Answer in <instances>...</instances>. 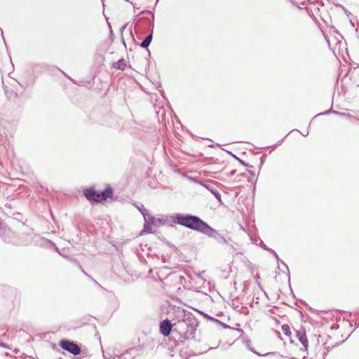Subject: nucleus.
<instances>
[{"mask_svg": "<svg viewBox=\"0 0 359 359\" xmlns=\"http://www.w3.org/2000/svg\"><path fill=\"white\" fill-rule=\"evenodd\" d=\"M328 112H329V111H325L324 114H327Z\"/></svg>", "mask_w": 359, "mask_h": 359, "instance_id": "17", "label": "nucleus"}, {"mask_svg": "<svg viewBox=\"0 0 359 359\" xmlns=\"http://www.w3.org/2000/svg\"><path fill=\"white\" fill-rule=\"evenodd\" d=\"M152 40V34H149L145 39L141 43L142 48H147Z\"/></svg>", "mask_w": 359, "mask_h": 359, "instance_id": "8", "label": "nucleus"}, {"mask_svg": "<svg viewBox=\"0 0 359 359\" xmlns=\"http://www.w3.org/2000/svg\"><path fill=\"white\" fill-rule=\"evenodd\" d=\"M113 359H121V358L118 355L114 356Z\"/></svg>", "mask_w": 359, "mask_h": 359, "instance_id": "15", "label": "nucleus"}, {"mask_svg": "<svg viewBox=\"0 0 359 359\" xmlns=\"http://www.w3.org/2000/svg\"><path fill=\"white\" fill-rule=\"evenodd\" d=\"M137 208L140 210V212L142 213V215L144 217V222H147V210L144 208L143 205H137Z\"/></svg>", "mask_w": 359, "mask_h": 359, "instance_id": "9", "label": "nucleus"}, {"mask_svg": "<svg viewBox=\"0 0 359 359\" xmlns=\"http://www.w3.org/2000/svg\"><path fill=\"white\" fill-rule=\"evenodd\" d=\"M173 222L189 229L198 231L210 237L215 238L218 235V233L215 229L196 216L177 214L173 217Z\"/></svg>", "mask_w": 359, "mask_h": 359, "instance_id": "1", "label": "nucleus"}, {"mask_svg": "<svg viewBox=\"0 0 359 359\" xmlns=\"http://www.w3.org/2000/svg\"><path fill=\"white\" fill-rule=\"evenodd\" d=\"M112 194V190L110 188L105 189L102 192L96 191L94 201L101 202L105 201L107 198L110 197Z\"/></svg>", "mask_w": 359, "mask_h": 359, "instance_id": "4", "label": "nucleus"}, {"mask_svg": "<svg viewBox=\"0 0 359 359\" xmlns=\"http://www.w3.org/2000/svg\"><path fill=\"white\" fill-rule=\"evenodd\" d=\"M333 112L334 114H340V115L344 116L351 117V116L349 114H346L345 113H339V112H337V111H333Z\"/></svg>", "mask_w": 359, "mask_h": 359, "instance_id": "13", "label": "nucleus"}, {"mask_svg": "<svg viewBox=\"0 0 359 359\" xmlns=\"http://www.w3.org/2000/svg\"><path fill=\"white\" fill-rule=\"evenodd\" d=\"M60 346L65 351L76 355L81 353V348L74 341L63 339L60 342Z\"/></svg>", "mask_w": 359, "mask_h": 359, "instance_id": "2", "label": "nucleus"}, {"mask_svg": "<svg viewBox=\"0 0 359 359\" xmlns=\"http://www.w3.org/2000/svg\"><path fill=\"white\" fill-rule=\"evenodd\" d=\"M142 13H149V14H151V15H152V18H154V13H153L151 11H142Z\"/></svg>", "mask_w": 359, "mask_h": 359, "instance_id": "14", "label": "nucleus"}, {"mask_svg": "<svg viewBox=\"0 0 359 359\" xmlns=\"http://www.w3.org/2000/svg\"><path fill=\"white\" fill-rule=\"evenodd\" d=\"M147 222H149L153 225H160L164 223L162 219L156 218L150 215H147Z\"/></svg>", "mask_w": 359, "mask_h": 359, "instance_id": "5", "label": "nucleus"}, {"mask_svg": "<svg viewBox=\"0 0 359 359\" xmlns=\"http://www.w3.org/2000/svg\"><path fill=\"white\" fill-rule=\"evenodd\" d=\"M151 223L145 222L144 229L142 230V233H144V232H145V233H151L152 228L151 226Z\"/></svg>", "mask_w": 359, "mask_h": 359, "instance_id": "11", "label": "nucleus"}, {"mask_svg": "<svg viewBox=\"0 0 359 359\" xmlns=\"http://www.w3.org/2000/svg\"><path fill=\"white\" fill-rule=\"evenodd\" d=\"M309 135V132L306 133V135H304V136H307Z\"/></svg>", "mask_w": 359, "mask_h": 359, "instance_id": "16", "label": "nucleus"}, {"mask_svg": "<svg viewBox=\"0 0 359 359\" xmlns=\"http://www.w3.org/2000/svg\"><path fill=\"white\" fill-rule=\"evenodd\" d=\"M83 194L87 199L90 201H94V199L95 198V196L96 194V191L92 189H88L84 190Z\"/></svg>", "mask_w": 359, "mask_h": 359, "instance_id": "6", "label": "nucleus"}, {"mask_svg": "<svg viewBox=\"0 0 359 359\" xmlns=\"http://www.w3.org/2000/svg\"><path fill=\"white\" fill-rule=\"evenodd\" d=\"M172 327L169 320H164L160 324V332L164 337H168L170 334Z\"/></svg>", "mask_w": 359, "mask_h": 359, "instance_id": "3", "label": "nucleus"}, {"mask_svg": "<svg viewBox=\"0 0 359 359\" xmlns=\"http://www.w3.org/2000/svg\"><path fill=\"white\" fill-rule=\"evenodd\" d=\"M298 339L299 341L302 343V344L304 346L305 348H307L308 346V341L306 337L305 333L298 332L297 334Z\"/></svg>", "mask_w": 359, "mask_h": 359, "instance_id": "7", "label": "nucleus"}, {"mask_svg": "<svg viewBox=\"0 0 359 359\" xmlns=\"http://www.w3.org/2000/svg\"><path fill=\"white\" fill-rule=\"evenodd\" d=\"M282 330L284 331L286 335H289L290 332V327L287 325H283L282 326Z\"/></svg>", "mask_w": 359, "mask_h": 359, "instance_id": "12", "label": "nucleus"}, {"mask_svg": "<svg viewBox=\"0 0 359 359\" xmlns=\"http://www.w3.org/2000/svg\"><path fill=\"white\" fill-rule=\"evenodd\" d=\"M204 187L208 189L209 191H211V193L214 195V196L219 201H221V195L220 194L216 191V190H214L212 189H211L208 185H204Z\"/></svg>", "mask_w": 359, "mask_h": 359, "instance_id": "10", "label": "nucleus"}]
</instances>
